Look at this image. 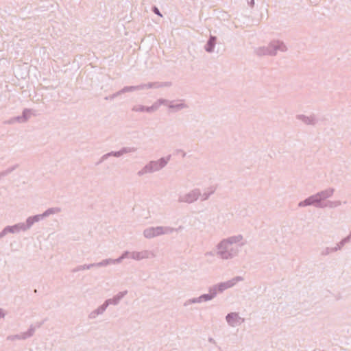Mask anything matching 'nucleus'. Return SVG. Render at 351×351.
Returning <instances> with one entry per match:
<instances>
[{
    "label": "nucleus",
    "mask_w": 351,
    "mask_h": 351,
    "mask_svg": "<svg viewBox=\"0 0 351 351\" xmlns=\"http://www.w3.org/2000/svg\"><path fill=\"white\" fill-rule=\"evenodd\" d=\"M335 192V189L329 187L325 190L319 191L310 195L298 203L299 207H306L309 206H315L318 208H324V202L332 197Z\"/></svg>",
    "instance_id": "1"
},
{
    "label": "nucleus",
    "mask_w": 351,
    "mask_h": 351,
    "mask_svg": "<svg viewBox=\"0 0 351 351\" xmlns=\"http://www.w3.org/2000/svg\"><path fill=\"white\" fill-rule=\"evenodd\" d=\"M171 155L162 157L157 160H151L137 172L138 176H143L147 173H152L162 169L171 160Z\"/></svg>",
    "instance_id": "2"
},
{
    "label": "nucleus",
    "mask_w": 351,
    "mask_h": 351,
    "mask_svg": "<svg viewBox=\"0 0 351 351\" xmlns=\"http://www.w3.org/2000/svg\"><path fill=\"white\" fill-rule=\"evenodd\" d=\"M287 49L283 42L273 40L266 47H260L256 49V53L258 56H276L278 51L284 52Z\"/></svg>",
    "instance_id": "3"
},
{
    "label": "nucleus",
    "mask_w": 351,
    "mask_h": 351,
    "mask_svg": "<svg viewBox=\"0 0 351 351\" xmlns=\"http://www.w3.org/2000/svg\"><path fill=\"white\" fill-rule=\"evenodd\" d=\"M222 240L217 245V254L222 259H231L239 254V248L244 245V243H241L239 246H233L230 244L222 245Z\"/></svg>",
    "instance_id": "4"
},
{
    "label": "nucleus",
    "mask_w": 351,
    "mask_h": 351,
    "mask_svg": "<svg viewBox=\"0 0 351 351\" xmlns=\"http://www.w3.org/2000/svg\"><path fill=\"white\" fill-rule=\"evenodd\" d=\"M61 211L60 207H51L47 209L42 214H38L33 216L28 217L25 221V225L27 229H30L31 227L36 222H38L46 217H48L51 215L59 213Z\"/></svg>",
    "instance_id": "5"
},
{
    "label": "nucleus",
    "mask_w": 351,
    "mask_h": 351,
    "mask_svg": "<svg viewBox=\"0 0 351 351\" xmlns=\"http://www.w3.org/2000/svg\"><path fill=\"white\" fill-rule=\"evenodd\" d=\"M170 226L149 227L143 230V236L148 239H153L164 234H171Z\"/></svg>",
    "instance_id": "6"
},
{
    "label": "nucleus",
    "mask_w": 351,
    "mask_h": 351,
    "mask_svg": "<svg viewBox=\"0 0 351 351\" xmlns=\"http://www.w3.org/2000/svg\"><path fill=\"white\" fill-rule=\"evenodd\" d=\"M243 280V277L236 276L226 282H220V283L213 285V287H211L212 291H213L214 292H216V295H217V293H222L225 290L232 287L238 282L242 281Z\"/></svg>",
    "instance_id": "7"
},
{
    "label": "nucleus",
    "mask_w": 351,
    "mask_h": 351,
    "mask_svg": "<svg viewBox=\"0 0 351 351\" xmlns=\"http://www.w3.org/2000/svg\"><path fill=\"white\" fill-rule=\"evenodd\" d=\"M169 100L163 98L158 99L151 106H145L143 105L135 106L132 110L134 112H146L148 113L156 111L161 105L167 104Z\"/></svg>",
    "instance_id": "8"
},
{
    "label": "nucleus",
    "mask_w": 351,
    "mask_h": 351,
    "mask_svg": "<svg viewBox=\"0 0 351 351\" xmlns=\"http://www.w3.org/2000/svg\"><path fill=\"white\" fill-rule=\"evenodd\" d=\"M200 195V190L199 189H195L184 195H180L178 201L180 203L192 204L197 201Z\"/></svg>",
    "instance_id": "9"
},
{
    "label": "nucleus",
    "mask_w": 351,
    "mask_h": 351,
    "mask_svg": "<svg viewBox=\"0 0 351 351\" xmlns=\"http://www.w3.org/2000/svg\"><path fill=\"white\" fill-rule=\"evenodd\" d=\"M35 330L36 328L33 325H31L26 332H22L19 335H9L7 337V340H25L32 337L35 332Z\"/></svg>",
    "instance_id": "10"
},
{
    "label": "nucleus",
    "mask_w": 351,
    "mask_h": 351,
    "mask_svg": "<svg viewBox=\"0 0 351 351\" xmlns=\"http://www.w3.org/2000/svg\"><path fill=\"white\" fill-rule=\"evenodd\" d=\"M226 319L228 325L232 327L239 326L245 321L244 318L241 317L238 313L234 312L228 313Z\"/></svg>",
    "instance_id": "11"
},
{
    "label": "nucleus",
    "mask_w": 351,
    "mask_h": 351,
    "mask_svg": "<svg viewBox=\"0 0 351 351\" xmlns=\"http://www.w3.org/2000/svg\"><path fill=\"white\" fill-rule=\"evenodd\" d=\"M154 253L149 250H143L141 252L133 251L131 252L130 258L135 261H141L145 258L154 257Z\"/></svg>",
    "instance_id": "12"
},
{
    "label": "nucleus",
    "mask_w": 351,
    "mask_h": 351,
    "mask_svg": "<svg viewBox=\"0 0 351 351\" xmlns=\"http://www.w3.org/2000/svg\"><path fill=\"white\" fill-rule=\"evenodd\" d=\"M128 294V291H120L112 298H109L105 300L108 306L109 305L116 306L119 304L120 301Z\"/></svg>",
    "instance_id": "13"
},
{
    "label": "nucleus",
    "mask_w": 351,
    "mask_h": 351,
    "mask_svg": "<svg viewBox=\"0 0 351 351\" xmlns=\"http://www.w3.org/2000/svg\"><path fill=\"white\" fill-rule=\"evenodd\" d=\"M6 230L8 233L15 234L19 233L21 231L25 232L28 230L25 223H18L13 226H7Z\"/></svg>",
    "instance_id": "14"
},
{
    "label": "nucleus",
    "mask_w": 351,
    "mask_h": 351,
    "mask_svg": "<svg viewBox=\"0 0 351 351\" xmlns=\"http://www.w3.org/2000/svg\"><path fill=\"white\" fill-rule=\"evenodd\" d=\"M296 118L306 125H315L317 123V119L314 114L309 117L304 114H298L296 116Z\"/></svg>",
    "instance_id": "15"
},
{
    "label": "nucleus",
    "mask_w": 351,
    "mask_h": 351,
    "mask_svg": "<svg viewBox=\"0 0 351 351\" xmlns=\"http://www.w3.org/2000/svg\"><path fill=\"white\" fill-rule=\"evenodd\" d=\"M243 239V237L241 234H237L229 237L226 239H222V245L230 244L232 245L233 244H237L240 243Z\"/></svg>",
    "instance_id": "16"
},
{
    "label": "nucleus",
    "mask_w": 351,
    "mask_h": 351,
    "mask_svg": "<svg viewBox=\"0 0 351 351\" xmlns=\"http://www.w3.org/2000/svg\"><path fill=\"white\" fill-rule=\"evenodd\" d=\"M216 43L217 37L215 36L210 35L204 46L205 51L208 53L213 52L216 45Z\"/></svg>",
    "instance_id": "17"
},
{
    "label": "nucleus",
    "mask_w": 351,
    "mask_h": 351,
    "mask_svg": "<svg viewBox=\"0 0 351 351\" xmlns=\"http://www.w3.org/2000/svg\"><path fill=\"white\" fill-rule=\"evenodd\" d=\"M137 151V148L134 147H123L119 151H114V157H121L125 154L134 153Z\"/></svg>",
    "instance_id": "18"
},
{
    "label": "nucleus",
    "mask_w": 351,
    "mask_h": 351,
    "mask_svg": "<svg viewBox=\"0 0 351 351\" xmlns=\"http://www.w3.org/2000/svg\"><path fill=\"white\" fill-rule=\"evenodd\" d=\"M173 101H169V102L166 105L168 104L169 108L173 109L174 112H178L179 110L188 108V106L183 101H180V103L176 104H173Z\"/></svg>",
    "instance_id": "19"
},
{
    "label": "nucleus",
    "mask_w": 351,
    "mask_h": 351,
    "mask_svg": "<svg viewBox=\"0 0 351 351\" xmlns=\"http://www.w3.org/2000/svg\"><path fill=\"white\" fill-rule=\"evenodd\" d=\"M216 297V292H214L212 291V288H209V293H204L200 295V299L202 302H208L211 300H213L214 298Z\"/></svg>",
    "instance_id": "20"
},
{
    "label": "nucleus",
    "mask_w": 351,
    "mask_h": 351,
    "mask_svg": "<svg viewBox=\"0 0 351 351\" xmlns=\"http://www.w3.org/2000/svg\"><path fill=\"white\" fill-rule=\"evenodd\" d=\"M351 240V232L349 234L341 239L338 243L335 246L337 248V250H340L346 243H349Z\"/></svg>",
    "instance_id": "21"
},
{
    "label": "nucleus",
    "mask_w": 351,
    "mask_h": 351,
    "mask_svg": "<svg viewBox=\"0 0 351 351\" xmlns=\"http://www.w3.org/2000/svg\"><path fill=\"white\" fill-rule=\"evenodd\" d=\"M341 202L339 200H335V201H327L326 202H324V208H337L339 206H341Z\"/></svg>",
    "instance_id": "22"
},
{
    "label": "nucleus",
    "mask_w": 351,
    "mask_h": 351,
    "mask_svg": "<svg viewBox=\"0 0 351 351\" xmlns=\"http://www.w3.org/2000/svg\"><path fill=\"white\" fill-rule=\"evenodd\" d=\"M19 167L18 164H16L12 167H8L5 170L0 172V180L3 178L5 176H7L10 173H11L12 171H14L16 169H17Z\"/></svg>",
    "instance_id": "23"
},
{
    "label": "nucleus",
    "mask_w": 351,
    "mask_h": 351,
    "mask_svg": "<svg viewBox=\"0 0 351 351\" xmlns=\"http://www.w3.org/2000/svg\"><path fill=\"white\" fill-rule=\"evenodd\" d=\"M136 90H141L140 85L124 86L121 89L122 94Z\"/></svg>",
    "instance_id": "24"
},
{
    "label": "nucleus",
    "mask_w": 351,
    "mask_h": 351,
    "mask_svg": "<svg viewBox=\"0 0 351 351\" xmlns=\"http://www.w3.org/2000/svg\"><path fill=\"white\" fill-rule=\"evenodd\" d=\"M215 191V189L213 187H210L207 191L204 192V193H201V195L199 197H201L202 201L207 200L210 196L214 193Z\"/></svg>",
    "instance_id": "25"
},
{
    "label": "nucleus",
    "mask_w": 351,
    "mask_h": 351,
    "mask_svg": "<svg viewBox=\"0 0 351 351\" xmlns=\"http://www.w3.org/2000/svg\"><path fill=\"white\" fill-rule=\"evenodd\" d=\"M90 265V269H91L93 267H106L110 264L109 258H106V259L102 260L100 262L95 263H91Z\"/></svg>",
    "instance_id": "26"
},
{
    "label": "nucleus",
    "mask_w": 351,
    "mask_h": 351,
    "mask_svg": "<svg viewBox=\"0 0 351 351\" xmlns=\"http://www.w3.org/2000/svg\"><path fill=\"white\" fill-rule=\"evenodd\" d=\"M335 252H337V248L335 247H326L322 250V251L321 252V255L323 256H328V254Z\"/></svg>",
    "instance_id": "27"
},
{
    "label": "nucleus",
    "mask_w": 351,
    "mask_h": 351,
    "mask_svg": "<svg viewBox=\"0 0 351 351\" xmlns=\"http://www.w3.org/2000/svg\"><path fill=\"white\" fill-rule=\"evenodd\" d=\"M201 302H202V300L200 299V296H199L197 298H191V299L186 300L184 303V306H188L192 304L201 303Z\"/></svg>",
    "instance_id": "28"
},
{
    "label": "nucleus",
    "mask_w": 351,
    "mask_h": 351,
    "mask_svg": "<svg viewBox=\"0 0 351 351\" xmlns=\"http://www.w3.org/2000/svg\"><path fill=\"white\" fill-rule=\"evenodd\" d=\"M90 269V264H85V265H79V266L73 268L71 270V272L76 273V272H78V271H83V270H85V269Z\"/></svg>",
    "instance_id": "29"
},
{
    "label": "nucleus",
    "mask_w": 351,
    "mask_h": 351,
    "mask_svg": "<svg viewBox=\"0 0 351 351\" xmlns=\"http://www.w3.org/2000/svg\"><path fill=\"white\" fill-rule=\"evenodd\" d=\"M114 156V151H112L110 152H108L107 154H104L98 162H97L96 165H99L101 163H102L104 161L107 160L109 157Z\"/></svg>",
    "instance_id": "30"
},
{
    "label": "nucleus",
    "mask_w": 351,
    "mask_h": 351,
    "mask_svg": "<svg viewBox=\"0 0 351 351\" xmlns=\"http://www.w3.org/2000/svg\"><path fill=\"white\" fill-rule=\"evenodd\" d=\"M22 119H23L24 122L25 123L31 116V110L29 108H25L22 112Z\"/></svg>",
    "instance_id": "31"
},
{
    "label": "nucleus",
    "mask_w": 351,
    "mask_h": 351,
    "mask_svg": "<svg viewBox=\"0 0 351 351\" xmlns=\"http://www.w3.org/2000/svg\"><path fill=\"white\" fill-rule=\"evenodd\" d=\"M154 88H162V87H165V86L169 87V86H171V82H154Z\"/></svg>",
    "instance_id": "32"
},
{
    "label": "nucleus",
    "mask_w": 351,
    "mask_h": 351,
    "mask_svg": "<svg viewBox=\"0 0 351 351\" xmlns=\"http://www.w3.org/2000/svg\"><path fill=\"white\" fill-rule=\"evenodd\" d=\"M108 308V305L106 304V302L104 301V302L100 305L98 308H97L95 309V311H97V314L99 315H102L104 311L106 310V308Z\"/></svg>",
    "instance_id": "33"
},
{
    "label": "nucleus",
    "mask_w": 351,
    "mask_h": 351,
    "mask_svg": "<svg viewBox=\"0 0 351 351\" xmlns=\"http://www.w3.org/2000/svg\"><path fill=\"white\" fill-rule=\"evenodd\" d=\"M15 122H19V123H25L23 119H22V116L20 115V116H17V117H14L12 119H10L9 121H8V123L10 124H13Z\"/></svg>",
    "instance_id": "34"
},
{
    "label": "nucleus",
    "mask_w": 351,
    "mask_h": 351,
    "mask_svg": "<svg viewBox=\"0 0 351 351\" xmlns=\"http://www.w3.org/2000/svg\"><path fill=\"white\" fill-rule=\"evenodd\" d=\"M139 85L141 87V90L154 88V82H149L147 84H141Z\"/></svg>",
    "instance_id": "35"
},
{
    "label": "nucleus",
    "mask_w": 351,
    "mask_h": 351,
    "mask_svg": "<svg viewBox=\"0 0 351 351\" xmlns=\"http://www.w3.org/2000/svg\"><path fill=\"white\" fill-rule=\"evenodd\" d=\"M121 94H122V93L121 92V90H120L116 92L114 94H112V95H110L109 96H106L105 97V99L106 100H112V99H114V98H116L117 97H118L119 95H120Z\"/></svg>",
    "instance_id": "36"
},
{
    "label": "nucleus",
    "mask_w": 351,
    "mask_h": 351,
    "mask_svg": "<svg viewBox=\"0 0 351 351\" xmlns=\"http://www.w3.org/2000/svg\"><path fill=\"white\" fill-rule=\"evenodd\" d=\"M123 260V258L121 256H120L119 258H115V259L109 258L110 264H119V263H120Z\"/></svg>",
    "instance_id": "37"
},
{
    "label": "nucleus",
    "mask_w": 351,
    "mask_h": 351,
    "mask_svg": "<svg viewBox=\"0 0 351 351\" xmlns=\"http://www.w3.org/2000/svg\"><path fill=\"white\" fill-rule=\"evenodd\" d=\"M98 315H99V314H97V311L95 310L93 311L89 315H88V318L89 319H95Z\"/></svg>",
    "instance_id": "38"
},
{
    "label": "nucleus",
    "mask_w": 351,
    "mask_h": 351,
    "mask_svg": "<svg viewBox=\"0 0 351 351\" xmlns=\"http://www.w3.org/2000/svg\"><path fill=\"white\" fill-rule=\"evenodd\" d=\"M152 12H153L154 14H156V15L160 16H162V14H161V13H160V10H159V9L158 8V7H156V6H155V5H154V6H153V7H152Z\"/></svg>",
    "instance_id": "39"
},
{
    "label": "nucleus",
    "mask_w": 351,
    "mask_h": 351,
    "mask_svg": "<svg viewBox=\"0 0 351 351\" xmlns=\"http://www.w3.org/2000/svg\"><path fill=\"white\" fill-rule=\"evenodd\" d=\"M130 254H131V252H129V251H124L121 256L125 259V258H130Z\"/></svg>",
    "instance_id": "40"
},
{
    "label": "nucleus",
    "mask_w": 351,
    "mask_h": 351,
    "mask_svg": "<svg viewBox=\"0 0 351 351\" xmlns=\"http://www.w3.org/2000/svg\"><path fill=\"white\" fill-rule=\"evenodd\" d=\"M7 234H8V232H7L6 226L0 232V239H2Z\"/></svg>",
    "instance_id": "41"
},
{
    "label": "nucleus",
    "mask_w": 351,
    "mask_h": 351,
    "mask_svg": "<svg viewBox=\"0 0 351 351\" xmlns=\"http://www.w3.org/2000/svg\"><path fill=\"white\" fill-rule=\"evenodd\" d=\"M184 227L182 226H180L178 228H171V229H172V231H171V234L174 232H179V231H181L182 230H183Z\"/></svg>",
    "instance_id": "42"
},
{
    "label": "nucleus",
    "mask_w": 351,
    "mask_h": 351,
    "mask_svg": "<svg viewBox=\"0 0 351 351\" xmlns=\"http://www.w3.org/2000/svg\"><path fill=\"white\" fill-rule=\"evenodd\" d=\"M176 152L177 154H182V156L183 158H184L186 156V153L184 150H182L181 149H177L176 150Z\"/></svg>",
    "instance_id": "43"
},
{
    "label": "nucleus",
    "mask_w": 351,
    "mask_h": 351,
    "mask_svg": "<svg viewBox=\"0 0 351 351\" xmlns=\"http://www.w3.org/2000/svg\"><path fill=\"white\" fill-rule=\"evenodd\" d=\"M5 316V313L3 308H0V319L4 318Z\"/></svg>",
    "instance_id": "44"
},
{
    "label": "nucleus",
    "mask_w": 351,
    "mask_h": 351,
    "mask_svg": "<svg viewBox=\"0 0 351 351\" xmlns=\"http://www.w3.org/2000/svg\"><path fill=\"white\" fill-rule=\"evenodd\" d=\"M247 3L250 7H253L254 5V0H247Z\"/></svg>",
    "instance_id": "45"
},
{
    "label": "nucleus",
    "mask_w": 351,
    "mask_h": 351,
    "mask_svg": "<svg viewBox=\"0 0 351 351\" xmlns=\"http://www.w3.org/2000/svg\"><path fill=\"white\" fill-rule=\"evenodd\" d=\"M208 341L210 343H213V344H214V345H216V341H215V340L213 337H209V338H208Z\"/></svg>",
    "instance_id": "46"
},
{
    "label": "nucleus",
    "mask_w": 351,
    "mask_h": 351,
    "mask_svg": "<svg viewBox=\"0 0 351 351\" xmlns=\"http://www.w3.org/2000/svg\"><path fill=\"white\" fill-rule=\"evenodd\" d=\"M43 322L39 323V324H38V327H40V326L43 324Z\"/></svg>",
    "instance_id": "47"
}]
</instances>
